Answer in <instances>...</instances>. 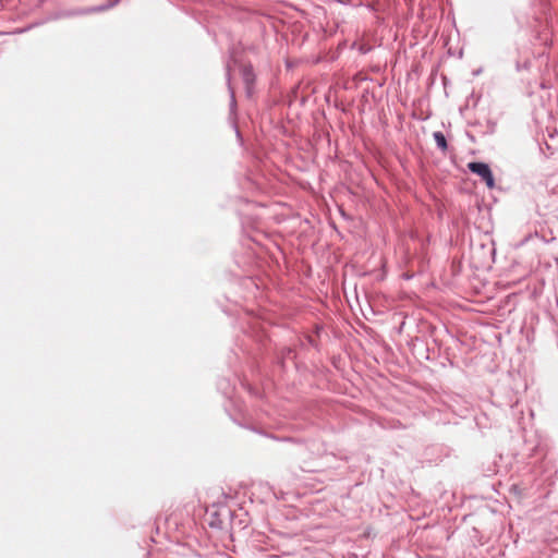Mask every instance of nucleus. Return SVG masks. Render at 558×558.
Here are the masks:
<instances>
[{
    "instance_id": "nucleus-1",
    "label": "nucleus",
    "mask_w": 558,
    "mask_h": 558,
    "mask_svg": "<svg viewBox=\"0 0 558 558\" xmlns=\"http://www.w3.org/2000/svg\"><path fill=\"white\" fill-rule=\"evenodd\" d=\"M468 168L471 172L481 177L488 189H493L495 186V180L492 173V170L487 163L484 162H470Z\"/></svg>"
},
{
    "instance_id": "nucleus-2",
    "label": "nucleus",
    "mask_w": 558,
    "mask_h": 558,
    "mask_svg": "<svg viewBox=\"0 0 558 558\" xmlns=\"http://www.w3.org/2000/svg\"><path fill=\"white\" fill-rule=\"evenodd\" d=\"M242 78H243V82L246 85L247 93L251 94L252 93V86H253V84L255 82V75H254V73H253L251 68H244L242 70Z\"/></svg>"
},
{
    "instance_id": "nucleus-3",
    "label": "nucleus",
    "mask_w": 558,
    "mask_h": 558,
    "mask_svg": "<svg viewBox=\"0 0 558 558\" xmlns=\"http://www.w3.org/2000/svg\"><path fill=\"white\" fill-rule=\"evenodd\" d=\"M434 140L437 144V146L442 149V150H446L448 145H447V141H446V137L445 135L441 133V132H435L434 133Z\"/></svg>"
}]
</instances>
